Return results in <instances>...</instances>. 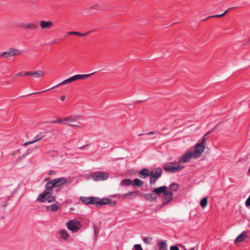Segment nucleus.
<instances>
[{
	"label": "nucleus",
	"instance_id": "obj_44",
	"mask_svg": "<svg viewBox=\"0 0 250 250\" xmlns=\"http://www.w3.org/2000/svg\"><path fill=\"white\" fill-rule=\"evenodd\" d=\"M56 174V172L54 170H50L48 174L51 175L52 174Z\"/></svg>",
	"mask_w": 250,
	"mask_h": 250
},
{
	"label": "nucleus",
	"instance_id": "obj_18",
	"mask_svg": "<svg viewBox=\"0 0 250 250\" xmlns=\"http://www.w3.org/2000/svg\"><path fill=\"white\" fill-rule=\"evenodd\" d=\"M162 173V169L160 167L156 168L151 170L150 173V176L158 179L161 176Z\"/></svg>",
	"mask_w": 250,
	"mask_h": 250
},
{
	"label": "nucleus",
	"instance_id": "obj_11",
	"mask_svg": "<svg viewBox=\"0 0 250 250\" xmlns=\"http://www.w3.org/2000/svg\"><path fill=\"white\" fill-rule=\"evenodd\" d=\"M19 27L24 28L27 30H37L38 29V26L33 22H22L19 24Z\"/></svg>",
	"mask_w": 250,
	"mask_h": 250
},
{
	"label": "nucleus",
	"instance_id": "obj_47",
	"mask_svg": "<svg viewBox=\"0 0 250 250\" xmlns=\"http://www.w3.org/2000/svg\"><path fill=\"white\" fill-rule=\"evenodd\" d=\"M154 133V132H152V131H150V132H148L147 133H146V134L147 135V134H149V135H152Z\"/></svg>",
	"mask_w": 250,
	"mask_h": 250
},
{
	"label": "nucleus",
	"instance_id": "obj_29",
	"mask_svg": "<svg viewBox=\"0 0 250 250\" xmlns=\"http://www.w3.org/2000/svg\"><path fill=\"white\" fill-rule=\"evenodd\" d=\"M47 208V209H50L52 211H56L58 210V207L57 204H53L49 206H48Z\"/></svg>",
	"mask_w": 250,
	"mask_h": 250
},
{
	"label": "nucleus",
	"instance_id": "obj_19",
	"mask_svg": "<svg viewBox=\"0 0 250 250\" xmlns=\"http://www.w3.org/2000/svg\"><path fill=\"white\" fill-rule=\"evenodd\" d=\"M111 199L109 198H103L100 200L98 198H97V200L96 203V207H99L102 205H107L110 203L111 202Z\"/></svg>",
	"mask_w": 250,
	"mask_h": 250
},
{
	"label": "nucleus",
	"instance_id": "obj_36",
	"mask_svg": "<svg viewBox=\"0 0 250 250\" xmlns=\"http://www.w3.org/2000/svg\"><path fill=\"white\" fill-rule=\"evenodd\" d=\"M135 250H143L140 244H136L134 245Z\"/></svg>",
	"mask_w": 250,
	"mask_h": 250
},
{
	"label": "nucleus",
	"instance_id": "obj_34",
	"mask_svg": "<svg viewBox=\"0 0 250 250\" xmlns=\"http://www.w3.org/2000/svg\"><path fill=\"white\" fill-rule=\"evenodd\" d=\"M134 185L137 186H141L143 185L142 181L139 179L136 178L133 181Z\"/></svg>",
	"mask_w": 250,
	"mask_h": 250
},
{
	"label": "nucleus",
	"instance_id": "obj_28",
	"mask_svg": "<svg viewBox=\"0 0 250 250\" xmlns=\"http://www.w3.org/2000/svg\"><path fill=\"white\" fill-rule=\"evenodd\" d=\"M131 181L129 179H125L123 180H122L120 182V186H129L131 184Z\"/></svg>",
	"mask_w": 250,
	"mask_h": 250
},
{
	"label": "nucleus",
	"instance_id": "obj_50",
	"mask_svg": "<svg viewBox=\"0 0 250 250\" xmlns=\"http://www.w3.org/2000/svg\"><path fill=\"white\" fill-rule=\"evenodd\" d=\"M57 41V40L56 39V40H53L52 42V43H55Z\"/></svg>",
	"mask_w": 250,
	"mask_h": 250
},
{
	"label": "nucleus",
	"instance_id": "obj_33",
	"mask_svg": "<svg viewBox=\"0 0 250 250\" xmlns=\"http://www.w3.org/2000/svg\"><path fill=\"white\" fill-rule=\"evenodd\" d=\"M12 55V56L20 55L21 53V51L11 48Z\"/></svg>",
	"mask_w": 250,
	"mask_h": 250
},
{
	"label": "nucleus",
	"instance_id": "obj_22",
	"mask_svg": "<svg viewBox=\"0 0 250 250\" xmlns=\"http://www.w3.org/2000/svg\"><path fill=\"white\" fill-rule=\"evenodd\" d=\"M247 237V233L246 232H243L240 234H239L235 240V242H241Z\"/></svg>",
	"mask_w": 250,
	"mask_h": 250
},
{
	"label": "nucleus",
	"instance_id": "obj_24",
	"mask_svg": "<svg viewBox=\"0 0 250 250\" xmlns=\"http://www.w3.org/2000/svg\"><path fill=\"white\" fill-rule=\"evenodd\" d=\"M152 193H148L144 195L146 199L149 201L153 202L156 200V197Z\"/></svg>",
	"mask_w": 250,
	"mask_h": 250
},
{
	"label": "nucleus",
	"instance_id": "obj_46",
	"mask_svg": "<svg viewBox=\"0 0 250 250\" xmlns=\"http://www.w3.org/2000/svg\"><path fill=\"white\" fill-rule=\"evenodd\" d=\"M65 96H61V100L62 101H64V100H65Z\"/></svg>",
	"mask_w": 250,
	"mask_h": 250
},
{
	"label": "nucleus",
	"instance_id": "obj_49",
	"mask_svg": "<svg viewBox=\"0 0 250 250\" xmlns=\"http://www.w3.org/2000/svg\"><path fill=\"white\" fill-rule=\"evenodd\" d=\"M31 152H32V150L31 149H29L27 151L28 154L30 153Z\"/></svg>",
	"mask_w": 250,
	"mask_h": 250
},
{
	"label": "nucleus",
	"instance_id": "obj_32",
	"mask_svg": "<svg viewBox=\"0 0 250 250\" xmlns=\"http://www.w3.org/2000/svg\"><path fill=\"white\" fill-rule=\"evenodd\" d=\"M152 238L149 237H146L143 238V242L146 244H150L151 243Z\"/></svg>",
	"mask_w": 250,
	"mask_h": 250
},
{
	"label": "nucleus",
	"instance_id": "obj_5",
	"mask_svg": "<svg viewBox=\"0 0 250 250\" xmlns=\"http://www.w3.org/2000/svg\"><path fill=\"white\" fill-rule=\"evenodd\" d=\"M91 177L94 181H96L105 180L108 178L109 174L107 172H95L92 173Z\"/></svg>",
	"mask_w": 250,
	"mask_h": 250
},
{
	"label": "nucleus",
	"instance_id": "obj_25",
	"mask_svg": "<svg viewBox=\"0 0 250 250\" xmlns=\"http://www.w3.org/2000/svg\"><path fill=\"white\" fill-rule=\"evenodd\" d=\"M94 73H92L88 74H77L75 75L76 81L80 79H86L88 77L93 75Z\"/></svg>",
	"mask_w": 250,
	"mask_h": 250
},
{
	"label": "nucleus",
	"instance_id": "obj_27",
	"mask_svg": "<svg viewBox=\"0 0 250 250\" xmlns=\"http://www.w3.org/2000/svg\"><path fill=\"white\" fill-rule=\"evenodd\" d=\"M49 123L62 124H63V117H57L56 120L50 121Z\"/></svg>",
	"mask_w": 250,
	"mask_h": 250
},
{
	"label": "nucleus",
	"instance_id": "obj_1",
	"mask_svg": "<svg viewBox=\"0 0 250 250\" xmlns=\"http://www.w3.org/2000/svg\"><path fill=\"white\" fill-rule=\"evenodd\" d=\"M71 181H68L64 177H61L54 179H52L48 182L46 185V186L51 190L53 191L54 188H57L64 184H69Z\"/></svg>",
	"mask_w": 250,
	"mask_h": 250
},
{
	"label": "nucleus",
	"instance_id": "obj_51",
	"mask_svg": "<svg viewBox=\"0 0 250 250\" xmlns=\"http://www.w3.org/2000/svg\"><path fill=\"white\" fill-rule=\"evenodd\" d=\"M189 250H195V247H192L189 249Z\"/></svg>",
	"mask_w": 250,
	"mask_h": 250
},
{
	"label": "nucleus",
	"instance_id": "obj_35",
	"mask_svg": "<svg viewBox=\"0 0 250 250\" xmlns=\"http://www.w3.org/2000/svg\"><path fill=\"white\" fill-rule=\"evenodd\" d=\"M46 199H47V201H48V203L53 202L55 201V197L53 196L52 195H51L50 196H49L48 197H47Z\"/></svg>",
	"mask_w": 250,
	"mask_h": 250
},
{
	"label": "nucleus",
	"instance_id": "obj_15",
	"mask_svg": "<svg viewBox=\"0 0 250 250\" xmlns=\"http://www.w3.org/2000/svg\"><path fill=\"white\" fill-rule=\"evenodd\" d=\"M40 26L42 30L48 29L53 27V23L51 21H40Z\"/></svg>",
	"mask_w": 250,
	"mask_h": 250
},
{
	"label": "nucleus",
	"instance_id": "obj_38",
	"mask_svg": "<svg viewBox=\"0 0 250 250\" xmlns=\"http://www.w3.org/2000/svg\"><path fill=\"white\" fill-rule=\"evenodd\" d=\"M158 179H156L155 178L150 177V184L151 185L155 184Z\"/></svg>",
	"mask_w": 250,
	"mask_h": 250
},
{
	"label": "nucleus",
	"instance_id": "obj_42",
	"mask_svg": "<svg viewBox=\"0 0 250 250\" xmlns=\"http://www.w3.org/2000/svg\"><path fill=\"white\" fill-rule=\"evenodd\" d=\"M170 250H179L177 246H171Z\"/></svg>",
	"mask_w": 250,
	"mask_h": 250
},
{
	"label": "nucleus",
	"instance_id": "obj_10",
	"mask_svg": "<svg viewBox=\"0 0 250 250\" xmlns=\"http://www.w3.org/2000/svg\"><path fill=\"white\" fill-rule=\"evenodd\" d=\"M76 81V78H75V75H74V76H73L72 77H70L66 79V80L62 81V82L56 85L55 86H54L53 87H51V88H50L49 89H48L47 90H43V91H41V92H37L36 93H42V92H45V91H48V90H49L50 89H54L55 87H59L60 85H65V84H68V83H72V82H73L74 81Z\"/></svg>",
	"mask_w": 250,
	"mask_h": 250
},
{
	"label": "nucleus",
	"instance_id": "obj_41",
	"mask_svg": "<svg viewBox=\"0 0 250 250\" xmlns=\"http://www.w3.org/2000/svg\"><path fill=\"white\" fill-rule=\"evenodd\" d=\"M68 34L69 35H77V34H78V32L70 31V32H68Z\"/></svg>",
	"mask_w": 250,
	"mask_h": 250
},
{
	"label": "nucleus",
	"instance_id": "obj_45",
	"mask_svg": "<svg viewBox=\"0 0 250 250\" xmlns=\"http://www.w3.org/2000/svg\"><path fill=\"white\" fill-rule=\"evenodd\" d=\"M88 146V145H85L84 146H81V147H79V149H83L84 148H85L86 147H87Z\"/></svg>",
	"mask_w": 250,
	"mask_h": 250
},
{
	"label": "nucleus",
	"instance_id": "obj_4",
	"mask_svg": "<svg viewBox=\"0 0 250 250\" xmlns=\"http://www.w3.org/2000/svg\"><path fill=\"white\" fill-rule=\"evenodd\" d=\"M80 116L77 115H71L63 117V121L64 124H67L68 126L72 127L76 126L80 127L81 126L77 124H73L79 120Z\"/></svg>",
	"mask_w": 250,
	"mask_h": 250
},
{
	"label": "nucleus",
	"instance_id": "obj_8",
	"mask_svg": "<svg viewBox=\"0 0 250 250\" xmlns=\"http://www.w3.org/2000/svg\"><path fill=\"white\" fill-rule=\"evenodd\" d=\"M44 73L42 70H37L34 71H28L24 73V76H32L34 78L35 81L39 80V79L44 76Z\"/></svg>",
	"mask_w": 250,
	"mask_h": 250
},
{
	"label": "nucleus",
	"instance_id": "obj_13",
	"mask_svg": "<svg viewBox=\"0 0 250 250\" xmlns=\"http://www.w3.org/2000/svg\"><path fill=\"white\" fill-rule=\"evenodd\" d=\"M80 200L84 204H94L96 205L97 198L94 197H81Z\"/></svg>",
	"mask_w": 250,
	"mask_h": 250
},
{
	"label": "nucleus",
	"instance_id": "obj_17",
	"mask_svg": "<svg viewBox=\"0 0 250 250\" xmlns=\"http://www.w3.org/2000/svg\"><path fill=\"white\" fill-rule=\"evenodd\" d=\"M138 195V192L135 191H130L126 193L119 194L117 195L118 197L122 199H126L132 197L134 198Z\"/></svg>",
	"mask_w": 250,
	"mask_h": 250
},
{
	"label": "nucleus",
	"instance_id": "obj_9",
	"mask_svg": "<svg viewBox=\"0 0 250 250\" xmlns=\"http://www.w3.org/2000/svg\"><path fill=\"white\" fill-rule=\"evenodd\" d=\"M191 149L188 150L185 153L178 159V162L181 164V163H185L188 162L191 158H193V155Z\"/></svg>",
	"mask_w": 250,
	"mask_h": 250
},
{
	"label": "nucleus",
	"instance_id": "obj_43",
	"mask_svg": "<svg viewBox=\"0 0 250 250\" xmlns=\"http://www.w3.org/2000/svg\"><path fill=\"white\" fill-rule=\"evenodd\" d=\"M78 34H77L78 36H84L87 34V33H82L78 32Z\"/></svg>",
	"mask_w": 250,
	"mask_h": 250
},
{
	"label": "nucleus",
	"instance_id": "obj_20",
	"mask_svg": "<svg viewBox=\"0 0 250 250\" xmlns=\"http://www.w3.org/2000/svg\"><path fill=\"white\" fill-rule=\"evenodd\" d=\"M139 175L141 178H145L147 176L150 175V171L147 168H143L139 172Z\"/></svg>",
	"mask_w": 250,
	"mask_h": 250
},
{
	"label": "nucleus",
	"instance_id": "obj_30",
	"mask_svg": "<svg viewBox=\"0 0 250 250\" xmlns=\"http://www.w3.org/2000/svg\"><path fill=\"white\" fill-rule=\"evenodd\" d=\"M178 188V185L176 183H173L169 186V189L171 191H175Z\"/></svg>",
	"mask_w": 250,
	"mask_h": 250
},
{
	"label": "nucleus",
	"instance_id": "obj_3",
	"mask_svg": "<svg viewBox=\"0 0 250 250\" xmlns=\"http://www.w3.org/2000/svg\"><path fill=\"white\" fill-rule=\"evenodd\" d=\"M207 134H205L203 137L202 138V140L201 143H197L195 146V148L194 149H191L192 150V152L193 155V158L196 159L199 158L202 154L203 151L205 149V142L206 139L205 137Z\"/></svg>",
	"mask_w": 250,
	"mask_h": 250
},
{
	"label": "nucleus",
	"instance_id": "obj_37",
	"mask_svg": "<svg viewBox=\"0 0 250 250\" xmlns=\"http://www.w3.org/2000/svg\"><path fill=\"white\" fill-rule=\"evenodd\" d=\"M228 10H226L223 14H219V15H215L211 16V17H221L225 15L227 12H228Z\"/></svg>",
	"mask_w": 250,
	"mask_h": 250
},
{
	"label": "nucleus",
	"instance_id": "obj_26",
	"mask_svg": "<svg viewBox=\"0 0 250 250\" xmlns=\"http://www.w3.org/2000/svg\"><path fill=\"white\" fill-rule=\"evenodd\" d=\"M12 54L11 48H9L7 51L0 52V57H4L7 58L13 56Z\"/></svg>",
	"mask_w": 250,
	"mask_h": 250
},
{
	"label": "nucleus",
	"instance_id": "obj_31",
	"mask_svg": "<svg viewBox=\"0 0 250 250\" xmlns=\"http://www.w3.org/2000/svg\"><path fill=\"white\" fill-rule=\"evenodd\" d=\"M208 203V198L207 197H205L203 198L201 202H200V206L203 208H204L205 207H206Z\"/></svg>",
	"mask_w": 250,
	"mask_h": 250
},
{
	"label": "nucleus",
	"instance_id": "obj_39",
	"mask_svg": "<svg viewBox=\"0 0 250 250\" xmlns=\"http://www.w3.org/2000/svg\"><path fill=\"white\" fill-rule=\"evenodd\" d=\"M245 204L247 207L250 206V196L247 199Z\"/></svg>",
	"mask_w": 250,
	"mask_h": 250
},
{
	"label": "nucleus",
	"instance_id": "obj_14",
	"mask_svg": "<svg viewBox=\"0 0 250 250\" xmlns=\"http://www.w3.org/2000/svg\"><path fill=\"white\" fill-rule=\"evenodd\" d=\"M45 136L44 133L43 132H40L39 134H38L34 138V139L32 141L26 142L24 143L23 145L24 146H27L29 145L33 144L37 141H39L41 140L42 139L44 138Z\"/></svg>",
	"mask_w": 250,
	"mask_h": 250
},
{
	"label": "nucleus",
	"instance_id": "obj_6",
	"mask_svg": "<svg viewBox=\"0 0 250 250\" xmlns=\"http://www.w3.org/2000/svg\"><path fill=\"white\" fill-rule=\"evenodd\" d=\"M67 228L73 232L78 230L81 227L80 222L75 220H71L66 224Z\"/></svg>",
	"mask_w": 250,
	"mask_h": 250
},
{
	"label": "nucleus",
	"instance_id": "obj_7",
	"mask_svg": "<svg viewBox=\"0 0 250 250\" xmlns=\"http://www.w3.org/2000/svg\"><path fill=\"white\" fill-rule=\"evenodd\" d=\"M45 190L42 193H41L37 197V200L40 202L43 203L47 197L52 195L54 191H51L47 186H45Z\"/></svg>",
	"mask_w": 250,
	"mask_h": 250
},
{
	"label": "nucleus",
	"instance_id": "obj_16",
	"mask_svg": "<svg viewBox=\"0 0 250 250\" xmlns=\"http://www.w3.org/2000/svg\"><path fill=\"white\" fill-rule=\"evenodd\" d=\"M167 189L168 188L167 186H163L154 188L152 190V192L157 195H160L162 193H163L164 195L167 191Z\"/></svg>",
	"mask_w": 250,
	"mask_h": 250
},
{
	"label": "nucleus",
	"instance_id": "obj_12",
	"mask_svg": "<svg viewBox=\"0 0 250 250\" xmlns=\"http://www.w3.org/2000/svg\"><path fill=\"white\" fill-rule=\"evenodd\" d=\"M173 198V193L171 192H168L167 191L163 195L162 200L163 203L161 207L165 206Z\"/></svg>",
	"mask_w": 250,
	"mask_h": 250
},
{
	"label": "nucleus",
	"instance_id": "obj_48",
	"mask_svg": "<svg viewBox=\"0 0 250 250\" xmlns=\"http://www.w3.org/2000/svg\"><path fill=\"white\" fill-rule=\"evenodd\" d=\"M19 151V149L17 150L16 151H15V152H14V153L12 154V155H15V154H16V153L17 152H18Z\"/></svg>",
	"mask_w": 250,
	"mask_h": 250
},
{
	"label": "nucleus",
	"instance_id": "obj_2",
	"mask_svg": "<svg viewBox=\"0 0 250 250\" xmlns=\"http://www.w3.org/2000/svg\"><path fill=\"white\" fill-rule=\"evenodd\" d=\"M184 167V166L180 164L178 161L177 162H168L166 163L164 167V169L168 172L175 173L180 171Z\"/></svg>",
	"mask_w": 250,
	"mask_h": 250
},
{
	"label": "nucleus",
	"instance_id": "obj_21",
	"mask_svg": "<svg viewBox=\"0 0 250 250\" xmlns=\"http://www.w3.org/2000/svg\"><path fill=\"white\" fill-rule=\"evenodd\" d=\"M158 250H167L166 241L164 240H160L158 243Z\"/></svg>",
	"mask_w": 250,
	"mask_h": 250
},
{
	"label": "nucleus",
	"instance_id": "obj_23",
	"mask_svg": "<svg viewBox=\"0 0 250 250\" xmlns=\"http://www.w3.org/2000/svg\"><path fill=\"white\" fill-rule=\"evenodd\" d=\"M59 234L60 235V239L64 240L67 239L69 237V234L67 231L65 229H61L60 230Z\"/></svg>",
	"mask_w": 250,
	"mask_h": 250
},
{
	"label": "nucleus",
	"instance_id": "obj_40",
	"mask_svg": "<svg viewBox=\"0 0 250 250\" xmlns=\"http://www.w3.org/2000/svg\"><path fill=\"white\" fill-rule=\"evenodd\" d=\"M24 73H23L22 72H19L17 74H16L14 76V77H20V76H24Z\"/></svg>",
	"mask_w": 250,
	"mask_h": 250
}]
</instances>
